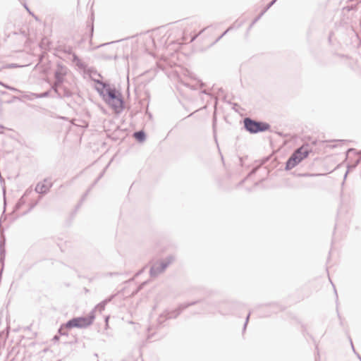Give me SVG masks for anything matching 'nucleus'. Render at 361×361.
Segmentation results:
<instances>
[{
    "label": "nucleus",
    "instance_id": "1",
    "mask_svg": "<svg viewBox=\"0 0 361 361\" xmlns=\"http://www.w3.org/2000/svg\"><path fill=\"white\" fill-rule=\"evenodd\" d=\"M95 319L94 310H92L87 316L74 317L65 322L69 329H85L90 326Z\"/></svg>",
    "mask_w": 361,
    "mask_h": 361
},
{
    "label": "nucleus",
    "instance_id": "2",
    "mask_svg": "<svg viewBox=\"0 0 361 361\" xmlns=\"http://www.w3.org/2000/svg\"><path fill=\"white\" fill-rule=\"evenodd\" d=\"M105 102L113 109L115 113H119L123 109L121 93L116 89L108 88L104 94Z\"/></svg>",
    "mask_w": 361,
    "mask_h": 361
},
{
    "label": "nucleus",
    "instance_id": "3",
    "mask_svg": "<svg viewBox=\"0 0 361 361\" xmlns=\"http://www.w3.org/2000/svg\"><path fill=\"white\" fill-rule=\"evenodd\" d=\"M175 260V257L172 255H168L164 260L152 265L149 269V276L155 278L159 274L164 273L167 267Z\"/></svg>",
    "mask_w": 361,
    "mask_h": 361
},
{
    "label": "nucleus",
    "instance_id": "4",
    "mask_svg": "<svg viewBox=\"0 0 361 361\" xmlns=\"http://www.w3.org/2000/svg\"><path fill=\"white\" fill-rule=\"evenodd\" d=\"M244 125L247 131L251 133L264 132L270 129V125L265 122H257L249 118L244 120Z\"/></svg>",
    "mask_w": 361,
    "mask_h": 361
},
{
    "label": "nucleus",
    "instance_id": "5",
    "mask_svg": "<svg viewBox=\"0 0 361 361\" xmlns=\"http://www.w3.org/2000/svg\"><path fill=\"white\" fill-rule=\"evenodd\" d=\"M199 303H202L203 304L202 311H204V312H209L210 307H212V306L215 307L216 306L214 302L210 301V300H207L206 299H200V300H194V301H192V302L180 303V305H181V307L183 308V310H185V309H187L188 307H189L190 306H193V305H195L199 304Z\"/></svg>",
    "mask_w": 361,
    "mask_h": 361
},
{
    "label": "nucleus",
    "instance_id": "6",
    "mask_svg": "<svg viewBox=\"0 0 361 361\" xmlns=\"http://www.w3.org/2000/svg\"><path fill=\"white\" fill-rule=\"evenodd\" d=\"M53 183L51 180L46 178L42 182H39L35 188V191L42 195H44L49 192L50 188L52 187Z\"/></svg>",
    "mask_w": 361,
    "mask_h": 361
},
{
    "label": "nucleus",
    "instance_id": "7",
    "mask_svg": "<svg viewBox=\"0 0 361 361\" xmlns=\"http://www.w3.org/2000/svg\"><path fill=\"white\" fill-rule=\"evenodd\" d=\"M32 189L30 188H28L27 189L23 195L18 200V202H16V204H15L14 207H13V212H18V210L20 209V208L25 204L26 202V200H25V197H27L28 195H30L31 193H32Z\"/></svg>",
    "mask_w": 361,
    "mask_h": 361
},
{
    "label": "nucleus",
    "instance_id": "8",
    "mask_svg": "<svg viewBox=\"0 0 361 361\" xmlns=\"http://www.w3.org/2000/svg\"><path fill=\"white\" fill-rule=\"evenodd\" d=\"M310 147L308 145H302L293 154V158H305L309 155Z\"/></svg>",
    "mask_w": 361,
    "mask_h": 361
},
{
    "label": "nucleus",
    "instance_id": "9",
    "mask_svg": "<svg viewBox=\"0 0 361 361\" xmlns=\"http://www.w3.org/2000/svg\"><path fill=\"white\" fill-rule=\"evenodd\" d=\"M183 310V308L181 307V305L179 304L176 309L173 310H165L164 312L165 314L167 316V318L171 319L177 318Z\"/></svg>",
    "mask_w": 361,
    "mask_h": 361
},
{
    "label": "nucleus",
    "instance_id": "10",
    "mask_svg": "<svg viewBox=\"0 0 361 361\" xmlns=\"http://www.w3.org/2000/svg\"><path fill=\"white\" fill-rule=\"evenodd\" d=\"M114 297H115L114 295H111L109 296L108 298H106V299H104V300H102V302L98 303L93 310L94 311L95 310L99 311L100 312H102L105 309L106 305L109 302H110L114 299Z\"/></svg>",
    "mask_w": 361,
    "mask_h": 361
},
{
    "label": "nucleus",
    "instance_id": "11",
    "mask_svg": "<svg viewBox=\"0 0 361 361\" xmlns=\"http://www.w3.org/2000/svg\"><path fill=\"white\" fill-rule=\"evenodd\" d=\"M114 159H110V161L106 165V166L103 169V170L101 171V173L99 174L97 178L94 180V181L92 183V184L89 187V188L85 192L87 195L90 192V190L92 189V188L98 183V181L104 176L106 169L110 166L111 161Z\"/></svg>",
    "mask_w": 361,
    "mask_h": 361
},
{
    "label": "nucleus",
    "instance_id": "12",
    "mask_svg": "<svg viewBox=\"0 0 361 361\" xmlns=\"http://www.w3.org/2000/svg\"><path fill=\"white\" fill-rule=\"evenodd\" d=\"M354 161L351 163H346L345 166L347 168L346 171L344 174V180H345L348 173L352 171L356 168V166L361 163V159H353Z\"/></svg>",
    "mask_w": 361,
    "mask_h": 361
},
{
    "label": "nucleus",
    "instance_id": "13",
    "mask_svg": "<svg viewBox=\"0 0 361 361\" xmlns=\"http://www.w3.org/2000/svg\"><path fill=\"white\" fill-rule=\"evenodd\" d=\"M302 160L303 159H287L285 165V170L290 171L300 164Z\"/></svg>",
    "mask_w": 361,
    "mask_h": 361
},
{
    "label": "nucleus",
    "instance_id": "14",
    "mask_svg": "<svg viewBox=\"0 0 361 361\" xmlns=\"http://www.w3.org/2000/svg\"><path fill=\"white\" fill-rule=\"evenodd\" d=\"M169 318H167V316L165 314V312L164 311L161 314H159L157 319V327H161L164 325V323Z\"/></svg>",
    "mask_w": 361,
    "mask_h": 361
},
{
    "label": "nucleus",
    "instance_id": "15",
    "mask_svg": "<svg viewBox=\"0 0 361 361\" xmlns=\"http://www.w3.org/2000/svg\"><path fill=\"white\" fill-rule=\"evenodd\" d=\"M269 159H259V162L249 172L248 176L255 174L259 166L264 164Z\"/></svg>",
    "mask_w": 361,
    "mask_h": 361
},
{
    "label": "nucleus",
    "instance_id": "16",
    "mask_svg": "<svg viewBox=\"0 0 361 361\" xmlns=\"http://www.w3.org/2000/svg\"><path fill=\"white\" fill-rule=\"evenodd\" d=\"M70 329L69 328L66 327L65 325V323L61 324L60 327L58 329V334H59L60 336H68V330Z\"/></svg>",
    "mask_w": 361,
    "mask_h": 361
},
{
    "label": "nucleus",
    "instance_id": "17",
    "mask_svg": "<svg viewBox=\"0 0 361 361\" xmlns=\"http://www.w3.org/2000/svg\"><path fill=\"white\" fill-rule=\"evenodd\" d=\"M133 136L139 142H142L145 138V134L143 131L136 132L134 133Z\"/></svg>",
    "mask_w": 361,
    "mask_h": 361
},
{
    "label": "nucleus",
    "instance_id": "18",
    "mask_svg": "<svg viewBox=\"0 0 361 361\" xmlns=\"http://www.w3.org/2000/svg\"><path fill=\"white\" fill-rule=\"evenodd\" d=\"M39 200H40V197L39 198L38 200L31 202L30 204V207H29L27 211L24 212L23 213V215H25V214H28L33 208H35L37 205Z\"/></svg>",
    "mask_w": 361,
    "mask_h": 361
},
{
    "label": "nucleus",
    "instance_id": "19",
    "mask_svg": "<svg viewBox=\"0 0 361 361\" xmlns=\"http://www.w3.org/2000/svg\"><path fill=\"white\" fill-rule=\"evenodd\" d=\"M324 173H298V176L301 177H313V176H323Z\"/></svg>",
    "mask_w": 361,
    "mask_h": 361
},
{
    "label": "nucleus",
    "instance_id": "20",
    "mask_svg": "<svg viewBox=\"0 0 361 361\" xmlns=\"http://www.w3.org/2000/svg\"><path fill=\"white\" fill-rule=\"evenodd\" d=\"M250 312H249L245 318V321L244 322V324H243V330H242V334H244L245 331H246V329H247V326L248 324V322H249V319H250Z\"/></svg>",
    "mask_w": 361,
    "mask_h": 361
},
{
    "label": "nucleus",
    "instance_id": "21",
    "mask_svg": "<svg viewBox=\"0 0 361 361\" xmlns=\"http://www.w3.org/2000/svg\"><path fill=\"white\" fill-rule=\"evenodd\" d=\"M147 281H144V282H142V283H140V284L138 286V287H137V290H136L135 293H137V292H139L140 290H141L144 288V286L147 284Z\"/></svg>",
    "mask_w": 361,
    "mask_h": 361
},
{
    "label": "nucleus",
    "instance_id": "22",
    "mask_svg": "<svg viewBox=\"0 0 361 361\" xmlns=\"http://www.w3.org/2000/svg\"><path fill=\"white\" fill-rule=\"evenodd\" d=\"M110 319V315H106L104 317V322H105V329H107L109 327V320Z\"/></svg>",
    "mask_w": 361,
    "mask_h": 361
},
{
    "label": "nucleus",
    "instance_id": "23",
    "mask_svg": "<svg viewBox=\"0 0 361 361\" xmlns=\"http://www.w3.org/2000/svg\"><path fill=\"white\" fill-rule=\"evenodd\" d=\"M348 339H349V341H350V345H351V348H352V349H353V352H354V353L357 355V354H358V353L355 351V348H354V345H353V343L352 339H351V338H350V336H348Z\"/></svg>",
    "mask_w": 361,
    "mask_h": 361
},
{
    "label": "nucleus",
    "instance_id": "24",
    "mask_svg": "<svg viewBox=\"0 0 361 361\" xmlns=\"http://www.w3.org/2000/svg\"><path fill=\"white\" fill-rule=\"evenodd\" d=\"M82 202H83V201L80 200L79 202L75 206V209L74 213H75L76 211L81 207V205L82 204Z\"/></svg>",
    "mask_w": 361,
    "mask_h": 361
},
{
    "label": "nucleus",
    "instance_id": "25",
    "mask_svg": "<svg viewBox=\"0 0 361 361\" xmlns=\"http://www.w3.org/2000/svg\"><path fill=\"white\" fill-rule=\"evenodd\" d=\"M59 339H60V336H59V334H57L56 335H55L53 337L52 341H54V342H56V341H59Z\"/></svg>",
    "mask_w": 361,
    "mask_h": 361
},
{
    "label": "nucleus",
    "instance_id": "26",
    "mask_svg": "<svg viewBox=\"0 0 361 361\" xmlns=\"http://www.w3.org/2000/svg\"><path fill=\"white\" fill-rule=\"evenodd\" d=\"M3 193H4V207H6V189L5 187H3ZM5 212V209L4 210V212Z\"/></svg>",
    "mask_w": 361,
    "mask_h": 361
},
{
    "label": "nucleus",
    "instance_id": "27",
    "mask_svg": "<svg viewBox=\"0 0 361 361\" xmlns=\"http://www.w3.org/2000/svg\"><path fill=\"white\" fill-rule=\"evenodd\" d=\"M87 195V194L86 192H85L84 195L82 196L80 200L84 202L85 200L86 199Z\"/></svg>",
    "mask_w": 361,
    "mask_h": 361
},
{
    "label": "nucleus",
    "instance_id": "28",
    "mask_svg": "<svg viewBox=\"0 0 361 361\" xmlns=\"http://www.w3.org/2000/svg\"><path fill=\"white\" fill-rule=\"evenodd\" d=\"M353 151H354V150H353V149H348V153H347V155H348V156H350V155H351V153H352V152H353Z\"/></svg>",
    "mask_w": 361,
    "mask_h": 361
},
{
    "label": "nucleus",
    "instance_id": "29",
    "mask_svg": "<svg viewBox=\"0 0 361 361\" xmlns=\"http://www.w3.org/2000/svg\"><path fill=\"white\" fill-rule=\"evenodd\" d=\"M145 269V267H144L142 269H141L140 271H139L137 273V274H136V275H137V276H138V275L141 274L144 271Z\"/></svg>",
    "mask_w": 361,
    "mask_h": 361
},
{
    "label": "nucleus",
    "instance_id": "30",
    "mask_svg": "<svg viewBox=\"0 0 361 361\" xmlns=\"http://www.w3.org/2000/svg\"><path fill=\"white\" fill-rule=\"evenodd\" d=\"M333 286H334V293H335L336 296V299L338 300V295H337L336 289V288H335V286H334V284H333Z\"/></svg>",
    "mask_w": 361,
    "mask_h": 361
},
{
    "label": "nucleus",
    "instance_id": "31",
    "mask_svg": "<svg viewBox=\"0 0 361 361\" xmlns=\"http://www.w3.org/2000/svg\"><path fill=\"white\" fill-rule=\"evenodd\" d=\"M243 161H244V159H239V164L243 166Z\"/></svg>",
    "mask_w": 361,
    "mask_h": 361
},
{
    "label": "nucleus",
    "instance_id": "32",
    "mask_svg": "<svg viewBox=\"0 0 361 361\" xmlns=\"http://www.w3.org/2000/svg\"><path fill=\"white\" fill-rule=\"evenodd\" d=\"M117 274H118V273H116V272H110V273H109V275H110V276H114V275H117Z\"/></svg>",
    "mask_w": 361,
    "mask_h": 361
},
{
    "label": "nucleus",
    "instance_id": "33",
    "mask_svg": "<svg viewBox=\"0 0 361 361\" xmlns=\"http://www.w3.org/2000/svg\"><path fill=\"white\" fill-rule=\"evenodd\" d=\"M338 318H339V319H340V320H341V321H340V324H341V325H343V322H342V320H341V316H340V314H339V313H338Z\"/></svg>",
    "mask_w": 361,
    "mask_h": 361
},
{
    "label": "nucleus",
    "instance_id": "34",
    "mask_svg": "<svg viewBox=\"0 0 361 361\" xmlns=\"http://www.w3.org/2000/svg\"><path fill=\"white\" fill-rule=\"evenodd\" d=\"M245 180V178L243 179L240 182H239L238 185H242L244 183Z\"/></svg>",
    "mask_w": 361,
    "mask_h": 361
},
{
    "label": "nucleus",
    "instance_id": "35",
    "mask_svg": "<svg viewBox=\"0 0 361 361\" xmlns=\"http://www.w3.org/2000/svg\"><path fill=\"white\" fill-rule=\"evenodd\" d=\"M224 160H225V159H221V164H222L223 165H225V161H224Z\"/></svg>",
    "mask_w": 361,
    "mask_h": 361
},
{
    "label": "nucleus",
    "instance_id": "36",
    "mask_svg": "<svg viewBox=\"0 0 361 361\" xmlns=\"http://www.w3.org/2000/svg\"><path fill=\"white\" fill-rule=\"evenodd\" d=\"M357 357L360 360V361H361V356L360 355V354H357Z\"/></svg>",
    "mask_w": 361,
    "mask_h": 361
},
{
    "label": "nucleus",
    "instance_id": "37",
    "mask_svg": "<svg viewBox=\"0 0 361 361\" xmlns=\"http://www.w3.org/2000/svg\"><path fill=\"white\" fill-rule=\"evenodd\" d=\"M315 361H317V360L316 359Z\"/></svg>",
    "mask_w": 361,
    "mask_h": 361
}]
</instances>
